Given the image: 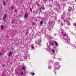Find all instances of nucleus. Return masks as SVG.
Masks as SVG:
<instances>
[{"label":"nucleus","mask_w":76,"mask_h":76,"mask_svg":"<svg viewBox=\"0 0 76 76\" xmlns=\"http://www.w3.org/2000/svg\"><path fill=\"white\" fill-rule=\"evenodd\" d=\"M54 66H55L54 72L55 73V75H56V68H57L58 69H59L60 67V65H59V62H56L54 64Z\"/></svg>","instance_id":"f257e3e1"},{"label":"nucleus","mask_w":76,"mask_h":76,"mask_svg":"<svg viewBox=\"0 0 76 76\" xmlns=\"http://www.w3.org/2000/svg\"><path fill=\"white\" fill-rule=\"evenodd\" d=\"M7 14H5L4 16L3 17L4 20V22H6V18H7Z\"/></svg>","instance_id":"f03ea898"},{"label":"nucleus","mask_w":76,"mask_h":76,"mask_svg":"<svg viewBox=\"0 0 76 76\" xmlns=\"http://www.w3.org/2000/svg\"><path fill=\"white\" fill-rule=\"evenodd\" d=\"M67 12H64V15H62L61 16V18H64L65 17H66V14Z\"/></svg>","instance_id":"7ed1b4c3"},{"label":"nucleus","mask_w":76,"mask_h":76,"mask_svg":"<svg viewBox=\"0 0 76 76\" xmlns=\"http://www.w3.org/2000/svg\"><path fill=\"white\" fill-rule=\"evenodd\" d=\"M62 36H63V37H68V36H67V34H66V32H63L62 34Z\"/></svg>","instance_id":"20e7f679"},{"label":"nucleus","mask_w":76,"mask_h":76,"mask_svg":"<svg viewBox=\"0 0 76 76\" xmlns=\"http://www.w3.org/2000/svg\"><path fill=\"white\" fill-rule=\"evenodd\" d=\"M54 42L55 43V45L57 46V47H58V44L57 42H56V41H54Z\"/></svg>","instance_id":"39448f33"},{"label":"nucleus","mask_w":76,"mask_h":76,"mask_svg":"<svg viewBox=\"0 0 76 76\" xmlns=\"http://www.w3.org/2000/svg\"><path fill=\"white\" fill-rule=\"evenodd\" d=\"M47 46L48 47V48H47V51H49V50H51V48H50V47H49V46H48V45H47Z\"/></svg>","instance_id":"423d86ee"},{"label":"nucleus","mask_w":76,"mask_h":76,"mask_svg":"<svg viewBox=\"0 0 76 76\" xmlns=\"http://www.w3.org/2000/svg\"><path fill=\"white\" fill-rule=\"evenodd\" d=\"M70 39H69V38L68 37L67 39H66V41H67L68 42H70Z\"/></svg>","instance_id":"0eeeda50"},{"label":"nucleus","mask_w":76,"mask_h":76,"mask_svg":"<svg viewBox=\"0 0 76 76\" xmlns=\"http://www.w3.org/2000/svg\"><path fill=\"white\" fill-rule=\"evenodd\" d=\"M3 4L4 5V6H6V2H5V1H3Z\"/></svg>","instance_id":"6e6552de"},{"label":"nucleus","mask_w":76,"mask_h":76,"mask_svg":"<svg viewBox=\"0 0 76 76\" xmlns=\"http://www.w3.org/2000/svg\"><path fill=\"white\" fill-rule=\"evenodd\" d=\"M1 29H4V26H3L2 25H1Z\"/></svg>","instance_id":"1a4fd4ad"},{"label":"nucleus","mask_w":76,"mask_h":76,"mask_svg":"<svg viewBox=\"0 0 76 76\" xmlns=\"http://www.w3.org/2000/svg\"><path fill=\"white\" fill-rule=\"evenodd\" d=\"M25 66H23L22 68V70H25Z\"/></svg>","instance_id":"9d476101"},{"label":"nucleus","mask_w":76,"mask_h":76,"mask_svg":"<svg viewBox=\"0 0 76 76\" xmlns=\"http://www.w3.org/2000/svg\"><path fill=\"white\" fill-rule=\"evenodd\" d=\"M27 16H28V14H26L25 15L24 18H26H26H27Z\"/></svg>","instance_id":"9b49d317"},{"label":"nucleus","mask_w":76,"mask_h":76,"mask_svg":"<svg viewBox=\"0 0 76 76\" xmlns=\"http://www.w3.org/2000/svg\"><path fill=\"white\" fill-rule=\"evenodd\" d=\"M12 52H10L9 54V56H11V55H12Z\"/></svg>","instance_id":"f8f14e48"},{"label":"nucleus","mask_w":76,"mask_h":76,"mask_svg":"<svg viewBox=\"0 0 76 76\" xmlns=\"http://www.w3.org/2000/svg\"><path fill=\"white\" fill-rule=\"evenodd\" d=\"M52 52L53 53H55V50L52 49Z\"/></svg>","instance_id":"ddd939ff"},{"label":"nucleus","mask_w":76,"mask_h":76,"mask_svg":"<svg viewBox=\"0 0 76 76\" xmlns=\"http://www.w3.org/2000/svg\"><path fill=\"white\" fill-rule=\"evenodd\" d=\"M41 9L42 10H44V9H45V8L44 7H41Z\"/></svg>","instance_id":"4468645a"},{"label":"nucleus","mask_w":76,"mask_h":76,"mask_svg":"<svg viewBox=\"0 0 76 76\" xmlns=\"http://www.w3.org/2000/svg\"><path fill=\"white\" fill-rule=\"evenodd\" d=\"M67 25H68L69 26H70V23L69 22L68 23L67 22Z\"/></svg>","instance_id":"2eb2a0df"},{"label":"nucleus","mask_w":76,"mask_h":76,"mask_svg":"<svg viewBox=\"0 0 76 76\" xmlns=\"http://www.w3.org/2000/svg\"><path fill=\"white\" fill-rule=\"evenodd\" d=\"M31 48H32V49H34V46L33 45H31Z\"/></svg>","instance_id":"dca6fc26"},{"label":"nucleus","mask_w":76,"mask_h":76,"mask_svg":"<svg viewBox=\"0 0 76 76\" xmlns=\"http://www.w3.org/2000/svg\"><path fill=\"white\" fill-rule=\"evenodd\" d=\"M35 24V22H32V25H34Z\"/></svg>","instance_id":"f3484780"},{"label":"nucleus","mask_w":76,"mask_h":76,"mask_svg":"<svg viewBox=\"0 0 76 76\" xmlns=\"http://www.w3.org/2000/svg\"><path fill=\"white\" fill-rule=\"evenodd\" d=\"M39 43H40V42H41V39H40L39 40Z\"/></svg>","instance_id":"a211bd4d"},{"label":"nucleus","mask_w":76,"mask_h":76,"mask_svg":"<svg viewBox=\"0 0 76 76\" xmlns=\"http://www.w3.org/2000/svg\"><path fill=\"white\" fill-rule=\"evenodd\" d=\"M51 65H50L49 67V69H50L51 68Z\"/></svg>","instance_id":"6ab92c4d"},{"label":"nucleus","mask_w":76,"mask_h":76,"mask_svg":"<svg viewBox=\"0 0 76 76\" xmlns=\"http://www.w3.org/2000/svg\"><path fill=\"white\" fill-rule=\"evenodd\" d=\"M43 23V21H41V22H40V25L42 24Z\"/></svg>","instance_id":"aec40b11"},{"label":"nucleus","mask_w":76,"mask_h":76,"mask_svg":"<svg viewBox=\"0 0 76 76\" xmlns=\"http://www.w3.org/2000/svg\"><path fill=\"white\" fill-rule=\"evenodd\" d=\"M11 9H13V6H12L11 7Z\"/></svg>","instance_id":"412c9836"},{"label":"nucleus","mask_w":76,"mask_h":76,"mask_svg":"<svg viewBox=\"0 0 76 76\" xmlns=\"http://www.w3.org/2000/svg\"><path fill=\"white\" fill-rule=\"evenodd\" d=\"M32 76H34V75H35V73H33L32 74Z\"/></svg>","instance_id":"4be33fe9"},{"label":"nucleus","mask_w":76,"mask_h":76,"mask_svg":"<svg viewBox=\"0 0 76 76\" xmlns=\"http://www.w3.org/2000/svg\"><path fill=\"white\" fill-rule=\"evenodd\" d=\"M51 45H54V43H53V42H52L51 43Z\"/></svg>","instance_id":"5701e85b"},{"label":"nucleus","mask_w":76,"mask_h":76,"mask_svg":"<svg viewBox=\"0 0 76 76\" xmlns=\"http://www.w3.org/2000/svg\"><path fill=\"white\" fill-rule=\"evenodd\" d=\"M2 54H3V53H0V56H2Z\"/></svg>","instance_id":"b1692460"},{"label":"nucleus","mask_w":76,"mask_h":76,"mask_svg":"<svg viewBox=\"0 0 76 76\" xmlns=\"http://www.w3.org/2000/svg\"><path fill=\"white\" fill-rule=\"evenodd\" d=\"M21 74L22 75H23V72L21 73Z\"/></svg>","instance_id":"393cba45"},{"label":"nucleus","mask_w":76,"mask_h":76,"mask_svg":"<svg viewBox=\"0 0 76 76\" xmlns=\"http://www.w3.org/2000/svg\"><path fill=\"white\" fill-rule=\"evenodd\" d=\"M68 11H69V12H71V10L70 9H69Z\"/></svg>","instance_id":"a878e982"},{"label":"nucleus","mask_w":76,"mask_h":76,"mask_svg":"<svg viewBox=\"0 0 76 76\" xmlns=\"http://www.w3.org/2000/svg\"><path fill=\"white\" fill-rule=\"evenodd\" d=\"M61 26H63V24L62 23L61 24Z\"/></svg>","instance_id":"bb28decb"},{"label":"nucleus","mask_w":76,"mask_h":76,"mask_svg":"<svg viewBox=\"0 0 76 76\" xmlns=\"http://www.w3.org/2000/svg\"><path fill=\"white\" fill-rule=\"evenodd\" d=\"M39 10H40V11H41V8H39Z\"/></svg>","instance_id":"cd10ccee"},{"label":"nucleus","mask_w":76,"mask_h":76,"mask_svg":"<svg viewBox=\"0 0 76 76\" xmlns=\"http://www.w3.org/2000/svg\"><path fill=\"white\" fill-rule=\"evenodd\" d=\"M24 58H25V59H26L27 58V57H24Z\"/></svg>","instance_id":"c85d7f7f"},{"label":"nucleus","mask_w":76,"mask_h":76,"mask_svg":"<svg viewBox=\"0 0 76 76\" xmlns=\"http://www.w3.org/2000/svg\"><path fill=\"white\" fill-rule=\"evenodd\" d=\"M4 64H3L2 66L3 67H4Z\"/></svg>","instance_id":"c756f323"},{"label":"nucleus","mask_w":76,"mask_h":76,"mask_svg":"<svg viewBox=\"0 0 76 76\" xmlns=\"http://www.w3.org/2000/svg\"><path fill=\"white\" fill-rule=\"evenodd\" d=\"M12 23H13V20H12Z\"/></svg>","instance_id":"7c9ffc66"},{"label":"nucleus","mask_w":76,"mask_h":76,"mask_svg":"<svg viewBox=\"0 0 76 76\" xmlns=\"http://www.w3.org/2000/svg\"><path fill=\"white\" fill-rule=\"evenodd\" d=\"M35 20L36 21H37V20Z\"/></svg>","instance_id":"2f4dec72"},{"label":"nucleus","mask_w":76,"mask_h":76,"mask_svg":"<svg viewBox=\"0 0 76 76\" xmlns=\"http://www.w3.org/2000/svg\"><path fill=\"white\" fill-rule=\"evenodd\" d=\"M66 22V21H64V22Z\"/></svg>","instance_id":"473e14b6"},{"label":"nucleus","mask_w":76,"mask_h":76,"mask_svg":"<svg viewBox=\"0 0 76 76\" xmlns=\"http://www.w3.org/2000/svg\"><path fill=\"white\" fill-rule=\"evenodd\" d=\"M74 47H75V46H74Z\"/></svg>","instance_id":"72a5a7b5"}]
</instances>
